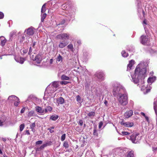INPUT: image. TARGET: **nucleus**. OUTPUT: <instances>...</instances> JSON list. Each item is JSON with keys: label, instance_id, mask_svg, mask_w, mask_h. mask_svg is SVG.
Here are the masks:
<instances>
[{"label": "nucleus", "instance_id": "obj_1", "mask_svg": "<svg viewBox=\"0 0 157 157\" xmlns=\"http://www.w3.org/2000/svg\"><path fill=\"white\" fill-rule=\"evenodd\" d=\"M144 65L143 63L138 64L135 70L134 73L131 75L132 81L135 84L138 83V85H141L144 83L143 79L146 75L147 69Z\"/></svg>", "mask_w": 157, "mask_h": 157}, {"label": "nucleus", "instance_id": "obj_2", "mask_svg": "<svg viewBox=\"0 0 157 157\" xmlns=\"http://www.w3.org/2000/svg\"><path fill=\"white\" fill-rule=\"evenodd\" d=\"M125 90L124 88L120 84H115L113 86V93L114 97L119 95L123 93H125Z\"/></svg>", "mask_w": 157, "mask_h": 157}, {"label": "nucleus", "instance_id": "obj_3", "mask_svg": "<svg viewBox=\"0 0 157 157\" xmlns=\"http://www.w3.org/2000/svg\"><path fill=\"white\" fill-rule=\"evenodd\" d=\"M119 96L118 100L119 103L123 105H126L128 103L127 94L123 93Z\"/></svg>", "mask_w": 157, "mask_h": 157}, {"label": "nucleus", "instance_id": "obj_4", "mask_svg": "<svg viewBox=\"0 0 157 157\" xmlns=\"http://www.w3.org/2000/svg\"><path fill=\"white\" fill-rule=\"evenodd\" d=\"M140 43L143 45H148L149 42V39L147 36L143 35L140 38Z\"/></svg>", "mask_w": 157, "mask_h": 157}, {"label": "nucleus", "instance_id": "obj_5", "mask_svg": "<svg viewBox=\"0 0 157 157\" xmlns=\"http://www.w3.org/2000/svg\"><path fill=\"white\" fill-rule=\"evenodd\" d=\"M35 29L33 27H29L25 29V33L28 36H32L34 33Z\"/></svg>", "mask_w": 157, "mask_h": 157}, {"label": "nucleus", "instance_id": "obj_6", "mask_svg": "<svg viewBox=\"0 0 157 157\" xmlns=\"http://www.w3.org/2000/svg\"><path fill=\"white\" fill-rule=\"evenodd\" d=\"M69 34L66 33H63L57 35L56 38L59 39L66 40L69 39Z\"/></svg>", "mask_w": 157, "mask_h": 157}, {"label": "nucleus", "instance_id": "obj_7", "mask_svg": "<svg viewBox=\"0 0 157 157\" xmlns=\"http://www.w3.org/2000/svg\"><path fill=\"white\" fill-rule=\"evenodd\" d=\"M121 125L126 127H131L133 125V123L132 122H125L124 120H122L121 122Z\"/></svg>", "mask_w": 157, "mask_h": 157}, {"label": "nucleus", "instance_id": "obj_8", "mask_svg": "<svg viewBox=\"0 0 157 157\" xmlns=\"http://www.w3.org/2000/svg\"><path fill=\"white\" fill-rule=\"evenodd\" d=\"M95 76L99 79L101 80H102L104 79V75L102 72L98 71L95 74Z\"/></svg>", "mask_w": 157, "mask_h": 157}, {"label": "nucleus", "instance_id": "obj_9", "mask_svg": "<svg viewBox=\"0 0 157 157\" xmlns=\"http://www.w3.org/2000/svg\"><path fill=\"white\" fill-rule=\"evenodd\" d=\"M44 58L42 56V54L41 53L38 54L36 56L35 60L36 62L38 64L40 63L41 61Z\"/></svg>", "mask_w": 157, "mask_h": 157}, {"label": "nucleus", "instance_id": "obj_10", "mask_svg": "<svg viewBox=\"0 0 157 157\" xmlns=\"http://www.w3.org/2000/svg\"><path fill=\"white\" fill-rule=\"evenodd\" d=\"M68 44V43L65 41H60L59 43V48H63L66 46Z\"/></svg>", "mask_w": 157, "mask_h": 157}, {"label": "nucleus", "instance_id": "obj_11", "mask_svg": "<svg viewBox=\"0 0 157 157\" xmlns=\"http://www.w3.org/2000/svg\"><path fill=\"white\" fill-rule=\"evenodd\" d=\"M8 100L10 102H12L13 101L18 100V98L15 95H11L9 97Z\"/></svg>", "mask_w": 157, "mask_h": 157}, {"label": "nucleus", "instance_id": "obj_12", "mask_svg": "<svg viewBox=\"0 0 157 157\" xmlns=\"http://www.w3.org/2000/svg\"><path fill=\"white\" fill-rule=\"evenodd\" d=\"M36 110L39 113H45L44 109H43L41 107L37 106L35 107Z\"/></svg>", "mask_w": 157, "mask_h": 157}, {"label": "nucleus", "instance_id": "obj_13", "mask_svg": "<svg viewBox=\"0 0 157 157\" xmlns=\"http://www.w3.org/2000/svg\"><path fill=\"white\" fill-rule=\"evenodd\" d=\"M134 63V61L133 60H131L129 63L128 65L127 71H130L132 69V66Z\"/></svg>", "mask_w": 157, "mask_h": 157}, {"label": "nucleus", "instance_id": "obj_14", "mask_svg": "<svg viewBox=\"0 0 157 157\" xmlns=\"http://www.w3.org/2000/svg\"><path fill=\"white\" fill-rule=\"evenodd\" d=\"M6 42V40L3 36H1L0 37V43H1V45L2 46H4Z\"/></svg>", "mask_w": 157, "mask_h": 157}, {"label": "nucleus", "instance_id": "obj_15", "mask_svg": "<svg viewBox=\"0 0 157 157\" xmlns=\"http://www.w3.org/2000/svg\"><path fill=\"white\" fill-rule=\"evenodd\" d=\"M133 113V111L132 110L126 112L124 114V117L126 118H128L132 116Z\"/></svg>", "mask_w": 157, "mask_h": 157}, {"label": "nucleus", "instance_id": "obj_16", "mask_svg": "<svg viewBox=\"0 0 157 157\" xmlns=\"http://www.w3.org/2000/svg\"><path fill=\"white\" fill-rule=\"evenodd\" d=\"M64 99L62 97L59 98L57 101V103L58 105L63 104L64 103Z\"/></svg>", "mask_w": 157, "mask_h": 157}, {"label": "nucleus", "instance_id": "obj_17", "mask_svg": "<svg viewBox=\"0 0 157 157\" xmlns=\"http://www.w3.org/2000/svg\"><path fill=\"white\" fill-rule=\"evenodd\" d=\"M155 80L156 77L153 76L148 78L147 80V82L148 83L151 84L152 82H154Z\"/></svg>", "mask_w": 157, "mask_h": 157}, {"label": "nucleus", "instance_id": "obj_18", "mask_svg": "<svg viewBox=\"0 0 157 157\" xmlns=\"http://www.w3.org/2000/svg\"><path fill=\"white\" fill-rule=\"evenodd\" d=\"M137 136H135V134H133L131 136H130V139L132 141V142L134 143H136L137 142L136 141V137H137Z\"/></svg>", "mask_w": 157, "mask_h": 157}, {"label": "nucleus", "instance_id": "obj_19", "mask_svg": "<svg viewBox=\"0 0 157 157\" xmlns=\"http://www.w3.org/2000/svg\"><path fill=\"white\" fill-rule=\"evenodd\" d=\"M154 109L155 113L157 115V98H155L154 99Z\"/></svg>", "mask_w": 157, "mask_h": 157}, {"label": "nucleus", "instance_id": "obj_20", "mask_svg": "<svg viewBox=\"0 0 157 157\" xmlns=\"http://www.w3.org/2000/svg\"><path fill=\"white\" fill-rule=\"evenodd\" d=\"M15 59L17 62H19L21 64H23L25 60L22 57H20L19 59Z\"/></svg>", "mask_w": 157, "mask_h": 157}, {"label": "nucleus", "instance_id": "obj_21", "mask_svg": "<svg viewBox=\"0 0 157 157\" xmlns=\"http://www.w3.org/2000/svg\"><path fill=\"white\" fill-rule=\"evenodd\" d=\"M35 113L34 111H29L28 114V116L29 117H30L32 116H35Z\"/></svg>", "mask_w": 157, "mask_h": 157}, {"label": "nucleus", "instance_id": "obj_22", "mask_svg": "<svg viewBox=\"0 0 157 157\" xmlns=\"http://www.w3.org/2000/svg\"><path fill=\"white\" fill-rule=\"evenodd\" d=\"M58 116L57 115H54L51 116L50 119L53 121H55L58 118Z\"/></svg>", "mask_w": 157, "mask_h": 157}, {"label": "nucleus", "instance_id": "obj_23", "mask_svg": "<svg viewBox=\"0 0 157 157\" xmlns=\"http://www.w3.org/2000/svg\"><path fill=\"white\" fill-rule=\"evenodd\" d=\"M53 87L56 88L59 86V82H58L55 81L52 83Z\"/></svg>", "mask_w": 157, "mask_h": 157}, {"label": "nucleus", "instance_id": "obj_24", "mask_svg": "<svg viewBox=\"0 0 157 157\" xmlns=\"http://www.w3.org/2000/svg\"><path fill=\"white\" fill-rule=\"evenodd\" d=\"M61 79L63 80H69L70 79V78L66 75H62Z\"/></svg>", "mask_w": 157, "mask_h": 157}, {"label": "nucleus", "instance_id": "obj_25", "mask_svg": "<svg viewBox=\"0 0 157 157\" xmlns=\"http://www.w3.org/2000/svg\"><path fill=\"white\" fill-rule=\"evenodd\" d=\"M134 156V152L133 151H129L127 157H133Z\"/></svg>", "mask_w": 157, "mask_h": 157}, {"label": "nucleus", "instance_id": "obj_26", "mask_svg": "<svg viewBox=\"0 0 157 157\" xmlns=\"http://www.w3.org/2000/svg\"><path fill=\"white\" fill-rule=\"evenodd\" d=\"M122 56L124 57H126L128 56V54L125 51L123 50L121 52Z\"/></svg>", "mask_w": 157, "mask_h": 157}, {"label": "nucleus", "instance_id": "obj_27", "mask_svg": "<svg viewBox=\"0 0 157 157\" xmlns=\"http://www.w3.org/2000/svg\"><path fill=\"white\" fill-rule=\"evenodd\" d=\"M85 88L86 90H88L90 86V82H86L85 84Z\"/></svg>", "mask_w": 157, "mask_h": 157}, {"label": "nucleus", "instance_id": "obj_28", "mask_svg": "<svg viewBox=\"0 0 157 157\" xmlns=\"http://www.w3.org/2000/svg\"><path fill=\"white\" fill-rule=\"evenodd\" d=\"M46 3L44 4L42 6L41 9V13H43L45 12L46 11V8H45V6Z\"/></svg>", "mask_w": 157, "mask_h": 157}, {"label": "nucleus", "instance_id": "obj_29", "mask_svg": "<svg viewBox=\"0 0 157 157\" xmlns=\"http://www.w3.org/2000/svg\"><path fill=\"white\" fill-rule=\"evenodd\" d=\"M41 13V21L43 22L44 19L46 17V14L45 13H44L43 14Z\"/></svg>", "mask_w": 157, "mask_h": 157}, {"label": "nucleus", "instance_id": "obj_30", "mask_svg": "<svg viewBox=\"0 0 157 157\" xmlns=\"http://www.w3.org/2000/svg\"><path fill=\"white\" fill-rule=\"evenodd\" d=\"M45 113H47L48 111H51L52 110V108L50 106H48L44 109Z\"/></svg>", "mask_w": 157, "mask_h": 157}, {"label": "nucleus", "instance_id": "obj_31", "mask_svg": "<svg viewBox=\"0 0 157 157\" xmlns=\"http://www.w3.org/2000/svg\"><path fill=\"white\" fill-rule=\"evenodd\" d=\"M62 59L63 58L62 56L60 54H59L57 58V61L58 62L62 61Z\"/></svg>", "mask_w": 157, "mask_h": 157}, {"label": "nucleus", "instance_id": "obj_32", "mask_svg": "<svg viewBox=\"0 0 157 157\" xmlns=\"http://www.w3.org/2000/svg\"><path fill=\"white\" fill-rule=\"evenodd\" d=\"M25 124H21L19 126L20 131V132H21L23 131L25 128Z\"/></svg>", "mask_w": 157, "mask_h": 157}, {"label": "nucleus", "instance_id": "obj_33", "mask_svg": "<svg viewBox=\"0 0 157 157\" xmlns=\"http://www.w3.org/2000/svg\"><path fill=\"white\" fill-rule=\"evenodd\" d=\"M139 134H135V136H137V137H136V141L137 142V143L138 142V141L140 140L141 138L140 136H139Z\"/></svg>", "mask_w": 157, "mask_h": 157}, {"label": "nucleus", "instance_id": "obj_34", "mask_svg": "<svg viewBox=\"0 0 157 157\" xmlns=\"http://www.w3.org/2000/svg\"><path fill=\"white\" fill-rule=\"evenodd\" d=\"M68 48L70 49L71 51H73V46L72 44H70L67 46Z\"/></svg>", "mask_w": 157, "mask_h": 157}, {"label": "nucleus", "instance_id": "obj_35", "mask_svg": "<svg viewBox=\"0 0 157 157\" xmlns=\"http://www.w3.org/2000/svg\"><path fill=\"white\" fill-rule=\"evenodd\" d=\"M95 113L94 112H91L88 114V115L89 117H91L94 116L95 115Z\"/></svg>", "mask_w": 157, "mask_h": 157}, {"label": "nucleus", "instance_id": "obj_36", "mask_svg": "<svg viewBox=\"0 0 157 157\" xmlns=\"http://www.w3.org/2000/svg\"><path fill=\"white\" fill-rule=\"evenodd\" d=\"M63 146L65 148H67L69 147V145L68 144V143L67 142L65 141L64 142L63 144Z\"/></svg>", "mask_w": 157, "mask_h": 157}, {"label": "nucleus", "instance_id": "obj_37", "mask_svg": "<svg viewBox=\"0 0 157 157\" xmlns=\"http://www.w3.org/2000/svg\"><path fill=\"white\" fill-rule=\"evenodd\" d=\"M15 101V102L14 103V105L17 106L20 102V101H19V99L18 98V100H16V101Z\"/></svg>", "mask_w": 157, "mask_h": 157}, {"label": "nucleus", "instance_id": "obj_38", "mask_svg": "<svg viewBox=\"0 0 157 157\" xmlns=\"http://www.w3.org/2000/svg\"><path fill=\"white\" fill-rule=\"evenodd\" d=\"M93 134L94 136H98V134L97 132V131L96 130V128H95L94 129Z\"/></svg>", "mask_w": 157, "mask_h": 157}, {"label": "nucleus", "instance_id": "obj_39", "mask_svg": "<svg viewBox=\"0 0 157 157\" xmlns=\"http://www.w3.org/2000/svg\"><path fill=\"white\" fill-rule=\"evenodd\" d=\"M129 134V133H128L126 132L123 131L121 132V134L123 136L128 135Z\"/></svg>", "mask_w": 157, "mask_h": 157}, {"label": "nucleus", "instance_id": "obj_40", "mask_svg": "<svg viewBox=\"0 0 157 157\" xmlns=\"http://www.w3.org/2000/svg\"><path fill=\"white\" fill-rule=\"evenodd\" d=\"M66 137V134H63L61 136V140L62 141H64L65 138Z\"/></svg>", "mask_w": 157, "mask_h": 157}, {"label": "nucleus", "instance_id": "obj_41", "mask_svg": "<svg viewBox=\"0 0 157 157\" xmlns=\"http://www.w3.org/2000/svg\"><path fill=\"white\" fill-rule=\"evenodd\" d=\"M68 17L69 20H70L73 17H74V15L73 14H70L69 15H68Z\"/></svg>", "mask_w": 157, "mask_h": 157}, {"label": "nucleus", "instance_id": "obj_42", "mask_svg": "<svg viewBox=\"0 0 157 157\" xmlns=\"http://www.w3.org/2000/svg\"><path fill=\"white\" fill-rule=\"evenodd\" d=\"M47 146H50L52 145V142L51 141H48L45 143Z\"/></svg>", "mask_w": 157, "mask_h": 157}, {"label": "nucleus", "instance_id": "obj_43", "mask_svg": "<svg viewBox=\"0 0 157 157\" xmlns=\"http://www.w3.org/2000/svg\"><path fill=\"white\" fill-rule=\"evenodd\" d=\"M76 100L78 102H79L81 101V97L79 95L76 96Z\"/></svg>", "mask_w": 157, "mask_h": 157}, {"label": "nucleus", "instance_id": "obj_44", "mask_svg": "<svg viewBox=\"0 0 157 157\" xmlns=\"http://www.w3.org/2000/svg\"><path fill=\"white\" fill-rule=\"evenodd\" d=\"M30 127L31 128H35V123H32L30 125Z\"/></svg>", "mask_w": 157, "mask_h": 157}, {"label": "nucleus", "instance_id": "obj_45", "mask_svg": "<svg viewBox=\"0 0 157 157\" xmlns=\"http://www.w3.org/2000/svg\"><path fill=\"white\" fill-rule=\"evenodd\" d=\"M68 83H69L67 81H61L60 82V83L61 84L66 85Z\"/></svg>", "mask_w": 157, "mask_h": 157}, {"label": "nucleus", "instance_id": "obj_46", "mask_svg": "<svg viewBox=\"0 0 157 157\" xmlns=\"http://www.w3.org/2000/svg\"><path fill=\"white\" fill-rule=\"evenodd\" d=\"M42 143V141L41 140H39L36 141V144H41Z\"/></svg>", "mask_w": 157, "mask_h": 157}, {"label": "nucleus", "instance_id": "obj_47", "mask_svg": "<svg viewBox=\"0 0 157 157\" xmlns=\"http://www.w3.org/2000/svg\"><path fill=\"white\" fill-rule=\"evenodd\" d=\"M103 124V123L101 121L99 123V125H98V127L99 128H101Z\"/></svg>", "mask_w": 157, "mask_h": 157}, {"label": "nucleus", "instance_id": "obj_48", "mask_svg": "<svg viewBox=\"0 0 157 157\" xmlns=\"http://www.w3.org/2000/svg\"><path fill=\"white\" fill-rule=\"evenodd\" d=\"M83 121L82 120H80L79 121V124L81 126H82L83 125Z\"/></svg>", "mask_w": 157, "mask_h": 157}, {"label": "nucleus", "instance_id": "obj_49", "mask_svg": "<svg viewBox=\"0 0 157 157\" xmlns=\"http://www.w3.org/2000/svg\"><path fill=\"white\" fill-rule=\"evenodd\" d=\"M4 17V14L3 13L0 12V19Z\"/></svg>", "mask_w": 157, "mask_h": 157}, {"label": "nucleus", "instance_id": "obj_50", "mask_svg": "<svg viewBox=\"0 0 157 157\" xmlns=\"http://www.w3.org/2000/svg\"><path fill=\"white\" fill-rule=\"evenodd\" d=\"M15 31H13L12 32L10 33L11 36L12 37L13 35H15Z\"/></svg>", "mask_w": 157, "mask_h": 157}, {"label": "nucleus", "instance_id": "obj_51", "mask_svg": "<svg viewBox=\"0 0 157 157\" xmlns=\"http://www.w3.org/2000/svg\"><path fill=\"white\" fill-rule=\"evenodd\" d=\"M28 52V49H24L22 50V52L24 54Z\"/></svg>", "mask_w": 157, "mask_h": 157}, {"label": "nucleus", "instance_id": "obj_52", "mask_svg": "<svg viewBox=\"0 0 157 157\" xmlns=\"http://www.w3.org/2000/svg\"><path fill=\"white\" fill-rule=\"evenodd\" d=\"M32 52V49L31 47H30L29 49V52H28V54L30 55Z\"/></svg>", "mask_w": 157, "mask_h": 157}, {"label": "nucleus", "instance_id": "obj_53", "mask_svg": "<svg viewBox=\"0 0 157 157\" xmlns=\"http://www.w3.org/2000/svg\"><path fill=\"white\" fill-rule=\"evenodd\" d=\"M152 151H157V147H152Z\"/></svg>", "mask_w": 157, "mask_h": 157}, {"label": "nucleus", "instance_id": "obj_54", "mask_svg": "<svg viewBox=\"0 0 157 157\" xmlns=\"http://www.w3.org/2000/svg\"><path fill=\"white\" fill-rule=\"evenodd\" d=\"M48 130H49L50 132L51 133L53 132H54V131L53 130H52L50 128H49L48 129Z\"/></svg>", "mask_w": 157, "mask_h": 157}, {"label": "nucleus", "instance_id": "obj_55", "mask_svg": "<svg viewBox=\"0 0 157 157\" xmlns=\"http://www.w3.org/2000/svg\"><path fill=\"white\" fill-rule=\"evenodd\" d=\"M25 108H23L21 110V113H24L25 112Z\"/></svg>", "mask_w": 157, "mask_h": 157}, {"label": "nucleus", "instance_id": "obj_56", "mask_svg": "<svg viewBox=\"0 0 157 157\" xmlns=\"http://www.w3.org/2000/svg\"><path fill=\"white\" fill-rule=\"evenodd\" d=\"M130 104L132 105L133 106L134 104L133 101L132 100H130Z\"/></svg>", "mask_w": 157, "mask_h": 157}, {"label": "nucleus", "instance_id": "obj_57", "mask_svg": "<svg viewBox=\"0 0 157 157\" xmlns=\"http://www.w3.org/2000/svg\"><path fill=\"white\" fill-rule=\"evenodd\" d=\"M146 120L148 122H149V118L148 117H147V116H145V117H144Z\"/></svg>", "mask_w": 157, "mask_h": 157}, {"label": "nucleus", "instance_id": "obj_58", "mask_svg": "<svg viewBox=\"0 0 157 157\" xmlns=\"http://www.w3.org/2000/svg\"><path fill=\"white\" fill-rule=\"evenodd\" d=\"M150 89L146 88V93H147L148 92H149L150 91Z\"/></svg>", "mask_w": 157, "mask_h": 157}, {"label": "nucleus", "instance_id": "obj_59", "mask_svg": "<svg viewBox=\"0 0 157 157\" xmlns=\"http://www.w3.org/2000/svg\"><path fill=\"white\" fill-rule=\"evenodd\" d=\"M53 62V60L52 59H51L50 61V64H52Z\"/></svg>", "mask_w": 157, "mask_h": 157}, {"label": "nucleus", "instance_id": "obj_60", "mask_svg": "<svg viewBox=\"0 0 157 157\" xmlns=\"http://www.w3.org/2000/svg\"><path fill=\"white\" fill-rule=\"evenodd\" d=\"M3 121H2L1 120H0V126H2L3 125Z\"/></svg>", "mask_w": 157, "mask_h": 157}, {"label": "nucleus", "instance_id": "obj_61", "mask_svg": "<svg viewBox=\"0 0 157 157\" xmlns=\"http://www.w3.org/2000/svg\"><path fill=\"white\" fill-rule=\"evenodd\" d=\"M26 133L28 135H29L30 134V133L28 130H27L26 131Z\"/></svg>", "mask_w": 157, "mask_h": 157}, {"label": "nucleus", "instance_id": "obj_62", "mask_svg": "<svg viewBox=\"0 0 157 157\" xmlns=\"http://www.w3.org/2000/svg\"><path fill=\"white\" fill-rule=\"evenodd\" d=\"M141 113V114L142 115H143V116H144V117H145V116H146V115L144 113H143V112H141L140 113Z\"/></svg>", "mask_w": 157, "mask_h": 157}, {"label": "nucleus", "instance_id": "obj_63", "mask_svg": "<svg viewBox=\"0 0 157 157\" xmlns=\"http://www.w3.org/2000/svg\"><path fill=\"white\" fill-rule=\"evenodd\" d=\"M44 148V146L43 145H42L40 147V148L41 149H43Z\"/></svg>", "mask_w": 157, "mask_h": 157}, {"label": "nucleus", "instance_id": "obj_64", "mask_svg": "<svg viewBox=\"0 0 157 157\" xmlns=\"http://www.w3.org/2000/svg\"><path fill=\"white\" fill-rule=\"evenodd\" d=\"M32 129V131L33 132H34L35 131V128H31Z\"/></svg>", "mask_w": 157, "mask_h": 157}]
</instances>
